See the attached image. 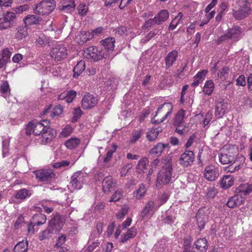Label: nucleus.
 I'll return each instance as SVG.
<instances>
[{
    "instance_id": "nucleus-20",
    "label": "nucleus",
    "mask_w": 252,
    "mask_h": 252,
    "mask_svg": "<svg viewBox=\"0 0 252 252\" xmlns=\"http://www.w3.org/2000/svg\"><path fill=\"white\" fill-rule=\"evenodd\" d=\"M25 25L27 27L33 25H39L42 21V18L35 15L29 14L23 20Z\"/></svg>"
},
{
    "instance_id": "nucleus-61",
    "label": "nucleus",
    "mask_w": 252,
    "mask_h": 252,
    "mask_svg": "<svg viewBox=\"0 0 252 252\" xmlns=\"http://www.w3.org/2000/svg\"><path fill=\"white\" fill-rule=\"evenodd\" d=\"M246 84L245 77L244 75H240L236 80V85L241 86H245Z\"/></svg>"
},
{
    "instance_id": "nucleus-54",
    "label": "nucleus",
    "mask_w": 252,
    "mask_h": 252,
    "mask_svg": "<svg viewBox=\"0 0 252 252\" xmlns=\"http://www.w3.org/2000/svg\"><path fill=\"white\" fill-rule=\"evenodd\" d=\"M158 136V135L154 131V129H151L147 132L146 137L148 140L153 141L157 138Z\"/></svg>"
},
{
    "instance_id": "nucleus-17",
    "label": "nucleus",
    "mask_w": 252,
    "mask_h": 252,
    "mask_svg": "<svg viewBox=\"0 0 252 252\" xmlns=\"http://www.w3.org/2000/svg\"><path fill=\"white\" fill-rule=\"evenodd\" d=\"M178 52L176 50H172L168 53L165 58V65L166 69L171 67L177 60Z\"/></svg>"
},
{
    "instance_id": "nucleus-33",
    "label": "nucleus",
    "mask_w": 252,
    "mask_h": 252,
    "mask_svg": "<svg viewBox=\"0 0 252 252\" xmlns=\"http://www.w3.org/2000/svg\"><path fill=\"white\" fill-rule=\"evenodd\" d=\"M28 249L27 241H22L18 243L14 247L13 252H26Z\"/></svg>"
},
{
    "instance_id": "nucleus-10",
    "label": "nucleus",
    "mask_w": 252,
    "mask_h": 252,
    "mask_svg": "<svg viewBox=\"0 0 252 252\" xmlns=\"http://www.w3.org/2000/svg\"><path fill=\"white\" fill-rule=\"evenodd\" d=\"M194 158V154L192 151L186 150L181 155L179 159V163L184 167H188L192 165Z\"/></svg>"
},
{
    "instance_id": "nucleus-24",
    "label": "nucleus",
    "mask_w": 252,
    "mask_h": 252,
    "mask_svg": "<svg viewBox=\"0 0 252 252\" xmlns=\"http://www.w3.org/2000/svg\"><path fill=\"white\" fill-rule=\"evenodd\" d=\"M244 201V198L240 194L235 195L229 198L226 203L229 208H234L242 204Z\"/></svg>"
},
{
    "instance_id": "nucleus-64",
    "label": "nucleus",
    "mask_w": 252,
    "mask_h": 252,
    "mask_svg": "<svg viewBox=\"0 0 252 252\" xmlns=\"http://www.w3.org/2000/svg\"><path fill=\"white\" fill-rule=\"evenodd\" d=\"M11 26L12 23H10L9 22L3 20L2 22H0V30L6 29L11 27Z\"/></svg>"
},
{
    "instance_id": "nucleus-16",
    "label": "nucleus",
    "mask_w": 252,
    "mask_h": 252,
    "mask_svg": "<svg viewBox=\"0 0 252 252\" xmlns=\"http://www.w3.org/2000/svg\"><path fill=\"white\" fill-rule=\"evenodd\" d=\"M115 183L114 182L112 176L105 177L102 182L103 191L106 194H108L115 187Z\"/></svg>"
},
{
    "instance_id": "nucleus-3",
    "label": "nucleus",
    "mask_w": 252,
    "mask_h": 252,
    "mask_svg": "<svg viewBox=\"0 0 252 252\" xmlns=\"http://www.w3.org/2000/svg\"><path fill=\"white\" fill-rule=\"evenodd\" d=\"M173 110V105L171 103H164L160 105L158 108L157 114L152 123L158 124L164 122L171 114Z\"/></svg>"
},
{
    "instance_id": "nucleus-59",
    "label": "nucleus",
    "mask_w": 252,
    "mask_h": 252,
    "mask_svg": "<svg viewBox=\"0 0 252 252\" xmlns=\"http://www.w3.org/2000/svg\"><path fill=\"white\" fill-rule=\"evenodd\" d=\"M156 24H157V21L155 18H151L145 22L144 27L146 29H148Z\"/></svg>"
},
{
    "instance_id": "nucleus-22",
    "label": "nucleus",
    "mask_w": 252,
    "mask_h": 252,
    "mask_svg": "<svg viewBox=\"0 0 252 252\" xmlns=\"http://www.w3.org/2000/svg\"><path fill=\"white\" fill-rule=\"evenodd\" d=\"M193 246L197 252H206L208 248L207 240L204 238L198 239L194 242Z\"/></svg>"
},
{
    "instance_id": "nucleus-4",
    "label": "nucleus",
    "mask_w": 252,
    "mask_h": 252,
    "mask_svg": "<svg viewBox=\"0 0 252 252\" xmlns=\"http://www.w3.org/2000/svg\"><path fill=\"white\" fill-rule=\"evenodd\" d=\"M251 5L245 1H242L239 10L233 12L234 18L237 20H241L249 15L252 11Z\"/></svg>"
},
{
    "instance_id": "nucleus-29",
    "label": "nucleus",
    "mask_w": 252,
    "mask_h": 252,
    "mask_svg": "<svg viewBox=\"0 0 252 252\" xmlns=\"http://www.w3.org/2000/svg\"><path fill=\"white\" fill-rule=\"evenodd\" d=\"M169 17V12L167 10H161L154 17L157 21V25H160L165 21Z\"/></svg>"
},
{
    "instance_id": "nucleus-62",
    "label": "nucleus",
    "mask_w": 252,
    "mask_h": 252,
    "mask_svg": "<svg viewBox=\"0 0 252 252\" xmlns=\"http://www.w3.org/2000/svg\"><path fill=\"white\" fill-rule=\"evenodd\" d=\"M132 166L130 164L124 165L121 169V174L122 176H125L126 173L128 172L129 170L131 169Z\"/></svg>"
},
{
    "instance_id": "nucleus-11",
    "label": "nucleus",
    "mask_w": 252,
    "mask_h": 252,
    "mask_svg": "<svg viewBox=\"0 0 252 252\" xmlns=\"http://www.w3.org/2000/svg\"><path fill=\"white\" fill-rule=\"evenodd\" d=\"M218 169L214 165H210L205 167L204 169V178L209 181H215L219 176Z\"/></svg>"
},
{
    "instance_id": "nucleus-8",
    "label": "nucleus",
    "mask_w": 252,
    "mask_h": 252,
    "mask_svg": "<svg viewBox=\"0 0 252 252\" xmlns=\"http://www.w3.org/2000/svg\"><path fill=\"white\" fill-rule=\"evenodd\" d=\"M83 173L79 171L73 174L69 183V189L71 191L75 189H80L82 188L83 176Z\"/></svg>"
},
{
    "instance_id": "nucleus-12",
    "label": "nucleus",
    "mask_w": 252,
    "mask_h": 252,
    "mask_svg": "<svg viewBox=\"0 0 252 252\" xmlns=\"http://www.w3.org/2000/svg\"><path fill=\"white\" fill-rule=\"evenodd\" d=\"M227 107V102L222 98L218 99L215 104V115L217 118H222L225 113Z\"/></svg>"
},
{
    "instance_id": "nucleus-32",
    "label": "nucleus",
    "mask_w": 252,
    "mask_h": 252,
    "mask_svg": "<svg viewBox=\"0 0 252 252\" xmlns=\"http://www.w3.org/2000/svg\"><path fill=\"white\" fill-rule=\"evenodd\" d=\"M85 69V63L84 61L79 62L73 69V77L79 76Z\"/></svg>"
},
{
    "instance_id": "nucleus-13",
    "label": "nucleus",
    "mask_w": 252,
    "mask_h": 252,
    "mask_svg": "<svg viewBox=\"0 0 252 252\" xmlns=\"http://www.w3.org/2000/svg\"><path fill=\"white\" fill-rule=\"evenodd\" d=\"M81 103L83 109H90L96 105L97 99L93 95L88 94L84 96Z\"/></svg>"
},
{
    "instance_id": "nucleus-5",
    "label": "nucleus",
    "mask_w": 252,
    "mask_h": 252,
    "mask_svg": "<svg viewBox=\"0 0 252 252\" xmlns=\"http://www.w3.org/2000/svg\"><path fill=\"white\" fill-rule=\"evenodd\" d=\"M64 218L59 214L54 215L49 221L48 227L51 229L54 233H58L64 224Z\"/></svg>"
},
{
    "instance_id": "nucleus-46",
    "label": "nucleus",
    "mask_w": 252,
    "mask_h": 252,
    "mask_svg": "<svg viewBox=\"0 0 252 252\" xmlns=\"http://www.w3.org/2000/svg\"><path fill=\"white\" fill-rule=\"evenodd\" d=\"M73 114V116L72 118V122H76L78 119H79L80 117L82 116V111L80 108L78 107L74 109Z\"/></svg>"
},
{
    "instance_id": "nucleus-53",
    "label": "nucleus",
    "mask_w": 252,
    "mask_h": 252,
    "mask_svg": "<svg viewBox=\"0 0 252 252\" xmlns=\"http://www.w3.org/2000/svg\"><path fill=\"white\" fill-rule=\"evenodd\" d=\"M70 164V161L62 160L61 162H57L53 164V167L55 168H59L68 166Z\"/></svg>"
},
{
    "instance_id": "nucleus-18",
    "label": "nucleus",
    "mask_w": 252,
    "mask_h": 252,
    "mask_svg": "<svg viewBox=\"0 0 252 252\" xmlns=\"http://www.w3.org/2000/svg\"><path fill=\"white\" fill-rule=\"evenodd\" d=\"M236 155L229 151L226 153H221L219 156L220 161L223 164L235 163Z\"/></svg>"
},
{
    "instance_id": "nucleus-30",
    "label": "nucleus",
    "mask_w": 252,
    "mask_h": 252,
    "mask_svg": "<svg viewBox=\"0 0 252 252\" xmlns=\"http://www.w3.org/2000/svg\"><path fill=\"white\" fill-rule=\"evenodd\" d=\"M233 177L230 175L224 176L221 181L220 186L222 188L226 189L233 185Z\"/></svg>"
},
{
    "instance_id": "nucleus-40",
    "label": "nucleus",
    "mask_w": 252,
    "mask_h": 252,
    "mask_svg": "<svg viewBox=\"0 0 252 252\" xmlns=\"http://www.w3.org/2000/svg\"><path fill=\"white\" fill-rule=\"evenodd\" d=\"M214 89V85L211 80H208L206 82L203 91V92L210 95L213 92Z\"/></svg>"
},
{
    "instance_id": "nucleus-36",
    "label": "nucleus",
    "mask_w": 252,
    "mask_h": 252,
    "mask_svg": "<svg viewBox=\"0 0 252 252\" xmlns=\"http://www.w3.org/2000/svg\"><path fill=\"white\" fill-rule=\"evenodd\" d=\"M80 140L77 138H71L67 140L65 143V146L69 149H73L76 148L80 144Z\"/></svg>"
},
{
    "instance_id": "nucleus-55",
    "label": "nucleus",
    "mask_w": 252,
    "mask_h": 252,
    "mask_svg": "<svg viewBox=\"0 0 252 252\" xmlns=\"http://www.w3.org/2000/svg\"><path fill=\"white\" fill-rule=\"evenodd\" d=\"M78 12L80 15L84 16L88 11V7L84 4H80L78 6Z\"/></svg>"
},
{
    "instance_id": "nucleus-1",
    "label": "nucleus",
    "mask_w": 252,
    "mask_h": 252,
    "mask_svg": "<svg viewBox=\"0 0 252 252\" xmlns=\"http://www.w3.org/2000/svg\"><path fill=\"white\" fill-rule=\"evenodd\" d=\"M161 165L162 168L158 174L156 181L157 188H160L161 185L169 184L172 176V158L169 156L165 157L162 160Z\"/></svg>"
},
{
    "instance_id": "nucleus-41",
    "label": "nucleus",
    "mask_w": 252,
    "mask_h": 252,
    "mask_svg": "<svg viewBox=\"0 0 252 252\" xmlns=\"http://www.w3.org/2000/svg\"><path fill=\"white\" fill-rule=\"evenodd\" d=\"M142 133L143 130L141 129L133 130L130 138L131 143H134L136 141H137L140 138Z\"/></svg>"
},
{
    "instance_id": "nucleus-27",
    "label": "nucleus",
    "mask_w": 252,
    "mask_h": 252,
    "mask_svg": "<svg viewBox=\"0 0 252 252\" xmlns=\"http://www.w3.org/2000/svg\"><path fill=\"white\" fill-rule=\"evenodd\" d=\"M46 220V216L44 214L39 213L34 215L31 219V221L32 224L39 226L44 224Z\"/></svg>"
},
{
    "instance_id": "nucleus-51",
    "label": "nucleus",
    "mask_w": 252,
    "mask_h": 252,
    "mask_svg": "<svg viewBox=\"0 0 252 252\" xmlns=\"http://www.w3.org/2000/svg\"><path fill=\"white\" fill-rule=\"evenodd\" d=\"M108 56V53H106L102 50L98 51L97 49V53H96V57L94 58V61H97L102 59H106Z\"/></svg>"
},
{
    "instance_id": "nucleus-6",
    "label": "nucleus",
    "mask_w": 252,
    "mask_h": 252,
    "mask_svg": "<svg viewBox=\"0 0 252 252\" xmlns=\"http://www.w3.org/2000/svg\"><path fill=\"white\" fill-rule=\"evenodd\" d=\"M36 178L39 182L49 183L55 176V173L51 169H40L33 171Z\"/></svg>"
},
{
    "instance_id": "nucleus-26",
    "label": "nucleus",
    "mask_w": 252,
    "mask_h": 252,
    "mask_svg": "<svg viewBox=\"0 0 252 252\" xmlns=\"http://www.w3.org/2000/svg\"><path fill=\"white\" fill-rule=\"evenodd\" d=\"M76 92L73 90L64 92L60 94L58 97L59 100H64L65 102L70 103L72 101L76 95Z\"/></svg>"
},
{
    "instance_id": "nucleus-7",
    "label": "nucleus",
    "mask_w": 252,
    "mask_h": 252,
    "mask_svg": "<svg viewBox=\"0 0 252 252\" xmlns=\"http://www.w3.org/2000/svg\"><path fill=\"white\" fill-rule=\"evenodd\" d=\"M67 50L63 46L58 45L52 48L50 53V57L55 61H59L66 58Z\"/></svg>"
},
{
    "instance_id": "nucleus-48",
    "label": "nucleus",
    "mask_w": 252,
    "mask_h": 252,
    "mask_svg": "<svg viewBox=\"0 0 252 252\" xmlns=\"http://www.w3.org/2000/svg\"><path fill=\"white\" fill-rule=\"evenodd\" d=\"M72 129L70 126H67L63 129L60 133V136L62 138H65L68 136L72 132Z\"/></svg>"
},
{
    "instance_id": "nucleus-58",
    "label": "nucleus",
    "mask_w": 252,
    "mask_h": 252,
    "mask_svg": "<svg viewBox=\"0 0 252 252\" xmlns=\"http://www.w3.org/2000/svg\"><path fill=\"white\" fill-rule=\"evenodd\" d=\"M63 107L59 105L54 107L53 110L52 114L54 116H59L63 112Z\"/></svg>"
},
{
    "instance_id": "nucleus-63",
    "label": "nucleus",
    "mask_w": 252,
    "mask_h": 252,
    "mask_svg": "<svg viewBox=\"0 0 252 252\" xmlns=\"http://www.w3.org/2000/svg\"><path fill=\"white\" fill-rule=\"evenodd\" d=\"M217 193V190L214 188H211L208 189L207 196L208 198H214Z\"/></svg>"
},
{
    "instance_id": "nucleus-35",
    "label": "nucleus",
    "mask_w": 252,
    "mask_h": 252,
    "mask_svg": "<svg viewBox=\"0 0 252 252\" xmlns=\"http://www.w3.org/2000/svg\"><path fill=\"white\" fill-rule=\"evenodd\" d=\"M167 146V144L158 143L150 150V154L160 155Z\"/></svg>"
},
{
    "instance_id": "nucleus-56",
    "label": "nucleus",
    "mask_w": 252,
    "mask_h": 252,
    "mask_svg": "<svg viewBox=\"0 0 252 252\" xmlns=\"http://www.w3.org/2000/svg\"><path fill=\"white\" fill-rule=\"evenodd\" d=\"M29 9V5L28 4L21 5L15 8V11L18 13H21Z\"/></svg>"
},
{
    "instance_id": "nucleus-50",
    "label": "nucleus",
    "mask_w": 252,
    "mask_h": 252,
    "mask_svg": "<svg viewBox=\"0 0 252 252\" xmlns=\"http://www.w3.org/2000/svg\"><path fill=\"white\" fill-rule=\"evenodd\" d=\"M54 233L53 231L51 230L48 227L47 228L43 231L42 233L39 235V239L40 240H43L45 239H47L49 237V234Z\"/></svg>"
},
{
    "instance_id": "nucleus-38",
    "label": "nucleus",
    "mask_w": 252,
    "mask_h": 252,
    "mask_svg": "<svg viewBox=\"0 0 252 252\" xmlns=\"http://www.w3.org/2000/svg\"><path fill=\"white\" fill-rule=\"evenodd\" d=\"M31 193L30 191L26 189L19 190L16 193L15 197L17 199L24 200L27 197L30 196Z\"/></svg>"
},
{
    "instance_id": "nucleus-28",
    "label": "nucleus",
    "mask_w": 252,
    "mask_h": 252,
    "mask_svg": "<svg viewBox=\"0 0 252 252\" xmlns=\"http://www.w3.org/2000/svg\"><path fill=\"white\" fill-rule=\"evenodd\" d=\"M11 52L7 49H4L2 51L1 57L0 58V68H2L6 65L10 61Z\"/></svg>"
},
{
    "instance_id": "nucleus-31",
    "label": "nucleus",
    "mask_w": 252,
    "mask_h": 252,
    "mask_svg": "<svg viewBox=\"0 0 252 252\" xmlns=\"http://www.w3.org/2000/svg\"><path fill=\"white\" fill-rule=\"evenodd\" d=\"M148 163L149 160L147 158H143L140 159L136 166L137 172L139 173H144L147 169Z\"/></svg>"
},
{
    "instance_id": "nucleus-45",
    "label": "nucleus",
    "mask_w": 252,
    "mask_h": 252,
    "mask_svg": "<svg viewBox=\"0 0 252 252\" xmlns=\"http://www.w3.org/2000/svg\"><path fill=\"white\" fill-rule=\"evenodd\" d=\"M160 32H159L158 30H155L153 31L150 32L142 40L143 42L145 43L148 41H149L151 39L155 37V35L158 34L159 35Z\"/></svg>"
},
{
    "instance_id": "nucleus-21",
    "label": "nucleus",
    "mask_w": 252,
    "mask_h": 252,
    "mask_svg": "<svg viewBox=\"0 0 252 252\" xmlns=\"http://www.w3.org/2000/svg\"><path fill=\"white\" fill-rule=\"evenodd\" d=\"M115 42V39L114 37H108L100 41L101 45H102L105 50L106 53L113 51L114 49V43Z\"/></svg>"
},
{
    "instance_id": "nucleus-49",
    "label": "nucleus",
    "mask_w": 252,
    "mask_h": 252,
    "mask_svg": "<svg viewBox=\"0 0 252 252\" xmlns=\"http://www.w3.org/2000/svg\"><path fill=\"white\" fill-rule=\"evenodd\" d=\"M231 163V165L225 168V171L227 172L232 173L235 171L238 170L241 168V165L240 164H236L235 161L234 163Z\"/></svg>"
},
{
    "instance_id": "nucleus-9",
    "label": "nucleus",
    "mask_w": 252,
    "mask_h": 252,
    "mask_svg": "<svg viewBox=\"0 0 252 252\" xmlns=\"http://www.w3.org/2000/svg\"><path fill=\"white\" fill-rule=\"evenodd\" d=\"M209 212L206 208L199 209L196 215L198 228L201 230L204 228L205 223L208 220Z\"/></svg>"
},
{
    "instance_id": "nucleus-52",
    "label": "nucleus",
    "mask_w": 252,
    "mask_h": 252,
    "mask_svg": "<svg viewBox=\"0 0 252 252\" xmlns=\"http://www.w3.org/2000/svg\"><path fill=\"white\" fill-rule=\"evenodd\" d=\"M16 15L15 13L12 12H8L4 16L3 20H5L6 21L9 22L10 23H12V22L14 21Z\"/></svg>"
},
{
    "instance_id": "nucleus-23",
    "label": "nucleus",
    "mask_w": 252,
    "mask_h": 252,
    "mask_svg": "<svg viewBox=\"0 0 252 252\" xmlns=\"http://www.w3.org/2000/svg\"><path fill=\"white\" fill-rule=\"evenodd\" d=\"M242 32V30L240 27L235 26L229 29L226 34L228 38L237 40L241 37Z\"/></svg>"
},
{
    "instance_id": "nucleus-25",
    "label": "nucleus",
    "mask_w": 252,
    "mask_h": 252,
    "mask_svg": "<svg viewBox=\"0 0 252 252\" xmlns=\"http://www.w3.org/2000/svg\"><path fill=\"white\" fill-rule=\"evenodd\" d=\"M185 111L183 109L178 111L173 120V125L176 126H180L184 123Z\"/></svg>"
},
{
    "instance_id": "nucleus-43",
    "label": "nucleus",
    "mask_w": 252,
    "mask_h": 252,
    "mask_svg": "<svg viewBox=\"0 0 252 252\" xmlns=\"http://www.w3.org/2000/svg\"><path fill=\"white\" fill-rule=\"evenodd\" d=\"M117 148V146L116 144H113L112 149L109 150L106 154V156L103 160L104 162H107L111 159L113 154L115 152Z\"/></svg>"
},
{
    "instance_id": "nucleus-39",
    "label": "nucleus",
    "mask_w": 252,
    "mask_h": 252,
    "mask_svg": "<svg viewBox=\"0 0 252 252\" xmlns=\"http://www.w3.org/2000/svg\"><path fill=\"white\" fill-rule=\"evenodd\" d=\"M97 50V49L96 47L90 46L84 50V54L87 58H90L94 60L96 57Z\"/></svg>"
},
{
    "instance_id": "nucleus-37",
    "label": "nucleus",
    "mask_w": 252,
    "mask_h": 252,
    "mask_svg": "<svg viewBox=\"0 0 252 252\" xmlns=\"http://www.w3.org/2000/svg\"><path fill=\"white\" fill-rule=\"evenodd\" d=\"M28 35L27 26H21L17 28V32L16 34V37L18 40L25 38Z\"/></svg>"
},
{
    "instance_id": "nucleus-47",
    "label": "nucleus",
    "mask_w": 252,
    "mask_h": 252,
    "mask_svg": "<svg viewBox=\"0 0 252 252\" xmlns=\"http://www.w3.org/2000/svg\"><path fill=\"white\" fill-rule=\"evenodd\" d=\"M229 72V68L227 67H224L221 68L218 73V78L221 79H225L226 76Z\"/></svg>"
},
{
    "instance_id": "nucleus-19",
    "label": "nucleus",
    "mask_w": 252,
    "mask_h": 252,
    "mask_svg": "<svg viewBox=\"0 0 252 252\" xmlns=\"http://www.w3.org/2000/svg\"><path fill=\"white\" fill-rule=\"evenodd\" d=\"M41 134V141L43 143L46 144L51 141L56 136V131L52 128L45 129Z\"/></svg>"
},
{
    "instance_id": "nucleus-34",
    "label": "nucleus",
    "mask_w": 252,
    "mask_h": 252,
    "mask_svg": "<svg viewBox=\"0 0 252 252\" xmlns=\"http://www.w3.org/2000/svg\"><path fill=\"white\" fill-rule=\"evenodd\" d=\"M146 192L145 185L141 183L139 186V188L133 192V196L137 199H141Z\"/></svg>"
},
{
    "instance_id": "nucleus-15",
    "label": "nucleus",
    "mask_w": 252,
    "mask_h": 252,
    "mask_svg": "<svg viewBox=\"0 0 252 252\" xmlns=\"http://www.w3.org/2000/svg\"><path fill=\"white\" fill-rule=\"evenodd\" d=\"M44 128L43 125H41V122L33 121L28 124L27 131L32 130V132L35 135H41L42 132L44 131Z\"/></svg>"
},
{
    "instance_id": "nucleus-60",
    "label": "nucleus",
    "mask_w": 252,
    "mask_h": 252,
    "mask_svg": "<svg viewBox=\"0 0 252 252\" xmlns=\"http://www.w3.org/2000/svg\"><path fill=\"white\" fill-rule=\"evenodd\" d=\"M9 90V86L7 81H5L0 86V92L2 94H6Z\"/></svg>"
},
{
    "instance_id": "nucleus-44",
    "label": "nucleus",
    "mask_w": 252,
    "mask_h": 252,
    "mask_svg": "<svg viewBox=\"0 0 252 252\" xmlns=\"http://www.w3.org/2000/svg\"><path fill=\"white\" fill-rule=\"evenodd\" d=\"M123 191L122 189H118L111 196L110 201L116 202L119 200L123 196Z\"/></svg>"
},
{
    "instance_id": "nucleus-2",
    "label": "nucleus",
    "mask_w": 252,
    "mask_h": 252,
    "mask_svg": "<svg viewBox=\"0 0 252 252\" xmlns=\"http://www.w3.org/2000/svg\"><path fill=\"white\" fill-rule=\"evenodd\" d=\"M54 0H43L33 6L34 13L38 15H48L56 8Z\"/></svg>"
},
{
    "instance_id": "nucleus-42",
    "label": "nucleus",
    "mask_w": 252,
    "mask_h": 252,
    "mask_svg": "<svg viewBox=\"0 0 252 252\" xmlns=\"http://www.w3.org/2000/svg\"><path fill=\"white\" fill-rule=\"evenodd\" d=\"M71 4L72 5H62L60 6L59 8L60 10L64 13H70L74 10L76 6V5H73L72 2L71 3Z\"/></svg>"
},
{
    "instance_id": "nucleus-14",
    "label": "nucleus",
    "mask_w": 252,
    "mask_h": 252,
    "mask_svg": "<svg viewBox=\"0 0 252 252\" xmlns=\"http://www.w3.org/2000/svg\"><path fill=\"white\" fill-rule=\"evenodd\" d=\"M157 210L156 203L153 201H149L146 204L143 209L141 212L140 217L144 220L149 214L152 215Z\"/></svg>"
},
{
    "instance_id": "nucleus-57",
    "label": "nucleus",
    "mask_w": 252,
    "mask_h": 252,
    "mask_svg": "<svg viewBox=\"0 0 252 252\" xmlns=\"http://www.w3.org/2000/svg\"><path fill=\"white\" fill-rule=\"evenodd\" d=\"M126 234L130 239L134 238L137 234L136 228L135 227H131L130 229L128 230Z\"/></svg>"
}]
</instances>
